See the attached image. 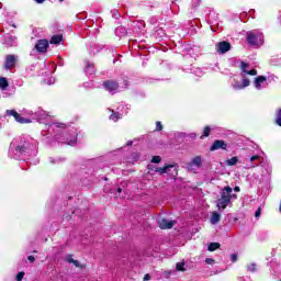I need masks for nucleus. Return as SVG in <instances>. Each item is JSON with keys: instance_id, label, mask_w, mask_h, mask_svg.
I'll use <instances>...</instances> for the list:
<instances>
[{"instance_id": "a878e982", "label": "nucleus", "mask_w": 281, "mask_h": 281, "mask_svg": "<svg viewBox=\"0 0 281 281\" xmlns=\"http://www.w3.org/2000/svg\"><path fill=\"white\" fill-rule=\"evenodd\" d=\"M176 271H186V261H180L176 265Z\"/></svg>"}, {"instance_id": "6e6552de", "label": "nucleus", "mask_w": 281, "mask_h": 281, "mask_svg": "<svg viewBox=\"0 0 281 281\" xmlns=\"http://www.w3.org/2000/svg\"><path fill=\"white\" fill-rule=\"evenodd\" d=\"M35 120H37V122L41 124L47 125L52 121V115L43 110H40L37 113H35Z\"/></svg>"}, {"instance_id": "c756f323", "label": "nucleus", "mask_w": 281, "mask_h": 281, "mask_svg": "<svg viewBox=\"0 0 281 281\" xmlns=\"http://www.w3.org/2000/svg\"><path fill=\"white\" fill-rule=\"evenodd\" d=\"M115 32H116V34H121V36H126V29L125 27L120 26V27L116 29Z\"/></svg>"}, {"instance_id": "6ab92c4d", "label": "nucleus", "mask_w": 281, "mask_h": 281, "mask_svg": "<svg viewBox=\"0 0 281 281\" xmlns=\"http://www.w3.org/2000/svg\"><path fill=\"white\" fill-rule=\"evenodd\" d=\"M4 43L5 45H14L16 43V36L14 35H7L5 38H4Z\"/></svg>"}, {"instance_id": "9b49d317", "label": "nucleus", "mask_w": 281, "mask_h": 281, "mask_svg": "<svg viewBox=\"0 0 281 281\" xmlns=\"http://www.w3.org/2000/svg\"><path fill=\"white\" fill-rule=\"evenodd\" d=\"M16 60H19V56L16 55H7L5 57V69H14V66L16 65Z\"/></svg>"}, {"instance_id": "2f4dec72", "label": "nucleus", "mask_w": 281, "mask_h": 281, "mask_svg": "<svg viewBox=\"0 0 281 281\" xmlns=\"http://www.w3.org/2000/svg\"><path fill=\"white\" fill-rule=\"evenodd\" d=\"M67 262L75 265V267H79L78 260H74V257L68 256Z\"/></svg>"}, {"instance_id": "a19ab883", "label": "nucleus", "mask_w": 281, "mask_h": 281, "mask_svg": "<svg viewBox=\"0 0 281 281\" xmlns=\"http://www.w3.org/2000/svg\"><path fill=\"white\" fill-rule=\"evenodd\" d=\"M49 164H58L59 159H55V158H49L48 159Z\"/></svg>"}, {"instance_id": "f03ea898", "label": "nucleus", "mask_w": 281, "mask_h": 281, "mask_svg": "<svg viewBox=\"0 0 281 281\" xmlns=\"http://www.w3.org/2000/svg\"><path fill=\"white\" fill-rule=\"evenodd\" d=\"M248 45L260 47L265 43V36L260 31H249L246 36Z\"/></svg>"}, {"instance_id": "5fc2aeb1", "label": "nucleus", "mask_w": 281, "mask_h": 281, "mask_svg": "<svg viewBox=\"0 0 281 281\" xmlns=\"http://www.w3.org/2000/svg\"><path fill=\"white\" fill-rule=\"evenodd\" d=\"M34 54V50L31 53V55H33Z\"/></svg>"}, {"instance_id": "f3484780", "label": "nucleus", "mask_w": 281, "mask_h": 281, "mask_svg": "<svg viewBox=\"0 0 281 281\" xmlns=\"http://www.w3.org/2000/svg\"><path fill=\"white\" fill-rule=\"evenodd\" d=\"M109 113H112V114L110 115V120H111L112 122H117L119 120H122V113L115 112V111H113V110H111V109H109Z\"/></svg>"}, {"instance_id": "9d476101", "label": "nucleus", "mask_w": 281, "mask_h": 281, "mask_svg": "<svg viewBox=\"0 0 281 281\" xmlns=\"http://www.w3.org/2000/svg\"><path fill=\"white\" fill-rule=\"evenodd\" d=\"M7 115L14 116V120H16L20 124H30V122H32V121H30V119L22 117V115L19 114V112H16L14 110H8Z\"/></svg>"}, {"instance_id": "49530a36", "label": "nucleus", "mask_w": 281, "mask_h": 281, "mask_svg": "<svg viewBox=\"0 0 281 281\" xmlns=\"http://www.w3.org/2000/svg\"><path fill=\"white\" fill-rule=\"evenodd\" d=\"M126 146H133V140H128V142L126 143Z\"/></svg>"}, {"instance_id": "ddd939ff", "label": "nucleus", "mask_w": 281, "mask_h": 281, "mask_svg": "<svg viewBox=\"0 0 281 281\" xmlns=\"http://www.w3.org/2000/svg\"><path fill=\"white\" fill-rule=\"evenodd\" d=\"M160 229H172L175 227V221H169L167 218H160L158 221Z\"/></svg>"}, {"instance_id": "4be33fe9", "label": "nucleus", "mask_w": 281, "mask_h": 281, "mask_svg": "<svg viewBox=\"0 0 281 281\" xmlns=\"http://www.w3.org/2000/svg\"><path fill=\"white\" fill-rule=\"evenodd\" d=\"M254 161H260V156L255 155L252 157H250V166H248L247 168H256V164H254Z\"/></svg>"}, {"instance_id": "a18cd8bd", "label": "nucleus", "mask_w": 281, "mask_h": 281, "mask_svg": "<svg viewBox=\"0 0 281 281\" xmlns=\"http://www.w3.org/2000/svg\"><path fill=\"white\" fill-rule=\"evenodd\" d=\"M148 280H150V274H145L144 281H148Z\"/></svg>"}, {"instance_id": "8fccbe9b", "label": "nucleus", "mask_w": 281, "mask_h": 281, "mask_svg": "<svg viewBox=\"0 0 281 281\" xmlns=\"http://www.w3.org/2000/svg\"><path fill=\"white\" fill-rule=\"evenodd\" d=\"M190 137L194 138V137H196V134L192 133V134H190Z\"/></svg>"}, {"instance_id": "dca6fc26", "label": "nucleus", "mask_w": 281, "mask_h": 281, "mask_svg": "<svg viewBox=\"0 0 281 281\" xmlns=\"http://www.w3.org/2000/svg\"><path fill=\"white\" fill-rule=\"evenodd\" d=\"M211 225H218L221 223V213L214 211L210 217Z\"/></svg>"}, {"instance_id": "cd10ccee", "label": "nucleus", "mask_w": 281, "mask_h": 281, "mask_svg": "<svg viewBox=\"0 0 281 281\" xmlns=\"http://www.w3.org/2000/svg\"><path fill=\"white\" fill-rule=\"evenodd\" d=\"M227 166H236L238 164V157H232L226 161Z\"/></svg>"}, {"instance_id": "7c9ffc66", "label": "nucleus", "mask_w": 281, "mask_h": 281, "mask_svg": "<svg viewBox=\"0 0 281 281\" xmlns=\"http://www.w3.org/2000/svg\"><path fill=\"white\" fill-rule=\"evenodd\" d=\"M210 126H206L204 127V131H203V135L201 136V139H203V137H210Z\"/></svg>"}, {"instance_id": "603ef678", "label": "nucleus", "mask_w": 281, "mask_h": 281, "mask_svg": "<svg viewBox=\"0 0 281 281\" xmlns=\"http://www.w3.org/2000/svg\"><path fill=\"white\" fill-rule=\"evenodd\" d=\"M56 139H60V137H58V135H55Z\"/></svg>"}, {"instance_id": "473e14b6", "label": "nucleus", "mask_w": 281, "mask_h": 281, "mask_svg": "<svg viewBox=\"0 0 281 281\" xmlns=\"http://www.w3.org/2000/svg\"><path fill=\"white\" fill-rule=\"evenodd\" d=\"M276 122H277L278 126H281V109L279 110V112L277 114Z\"/></svg>"}, {"instance_id": "f257e3e1", "label": "nucleus", "mask_w": 281, "mask_h": 281, "mask_svg": "<svg viewBox=\"0 0 281 281\" xmlns=\"http://www.w3.org/2000/svg\"><path fill=\"white\" fill-rule=\"evenodd\" d=\"M232 192L233 189L231 187H225L220 192V198L216 200V207L220 212H223L232 203V199H236V194Z\"/></svg>"}, {"instance_id": "0eeeda50", "label": "nucleus", "mask_w": 281, "mask_h": 281, "mask_svg": "<svg viewBox=\"0 0 281 281\" xmlns=\"http://www.w3.org/2000/svg\"><path fill=\"white\" fill-rule=\"evenodd\" d=\"M11 146H12V148H15V155H23V153H25V150H27V148H30V144L25 139L20 140L19 144L13 142L11 144Z\"/></svg>"}, {"instance_id": "3c124183", "label": "nucleus", "mask_w": 281, "mask_h": 281, "mask_svg": "<svg viewBox=\"0 0 281 281\" xmlns=\"http://www.w3.org/2000/svg\"><path fill=\"white\" fill-rule=\"evenodd\" d=\"M117 192H119V193L122 192V188H119V189H117Z\"/></svg>"}, {"instance_id": "1a4fd4ad", "label": "nucleus", "mask_w": 281, "mask_h": 281, "mask_svg": "<svg viewBox=\"0 0 281 281\" xmlns=\"http://www.w3.org/2000/svg\"><path fill=\"white\" fill-rule=\"evenodd\" d=\"M47 47H49V41L47 40H40L35 44V50H37L38 54H45L47 52Z\"/></svg>"}, {"instance_id": "2eb2a0df", "label": "nucleus", "mask_w": 281, "mask_h": 281, "mask_svg": "<svg viewBox=\"0 0 281 281\" xmlns=\"http://www.w3.org/2000/svg\"><path fill=\"white\" fill-rule=\"evenodd\" d=\"M104 87L106 91H110V93H114V91H117L120 86L115 81H106L104 82Z\"/></svg>"}, {"instance_id": "09e8293b", "label": "nucleus", "mask_w": 281, "mask_h": 281, "mask_svg": "<svg viewBox=\"0 0 281 281\" xmlns=\"http://www.w3.org/2000/svg\"><path fill=\"white\" fill-rule=\"evenodd\" d=\"M45 0H35L36 3H43Z\"/></svg>"}, {"instance_id": "e433bc0d", "label": "nucleus", "mask_w": 281, "mask_h": 281, "mask_svg": "<svg viewBox=\"0 0 281 281\" xmlns=\"http://www.w3.org/2000/svg\"><path fill=\"white\" fill-rule=\"evenodd\" d=\"M260 214H262V210L259 207V209H257V211L255 212V218H260Z\"/></svg>"}, {"instance_id": "37998d69", "label": "nucleus", "mask_w": 281, "mask_h": 281, "mask_svg": "<svg viewBox=\"0 0 281 281\" xmlns=\"http://www.w3.org/2000/svg\"><path fill=\"white\" fill-rule=\"evenodd\" d=\"M193 5H199L201 3V0H192Z\"/></svg>"}, {"instance_id": "39448f33", "label": "nucleus", "mask_w": 281, "mask_h": 281, "mask_svg": "<svg viewBox=\"0 0 281 281\" xmlns=\"http://www.w3.org/2000/svg\"><path fill=\"white\" fill-rule=\"evenodd\" d=\"M252 87L256 91H262L269 87V79L266 76H257L252 80Z\"/></svg>"}, {"instance_id": "79ce46f5", "label": "nucleus", "mask_w": 281, "mask_h": 281, "mask_svg": "<svg viewBox=\"0 0 281 281\" xmlns=\"http://www.w3.org/2000/svg\"><path fill=\"white\" fill-rule=\"evenodd\" d=\"M27 260L31 261V262H34L36 260V258H34V256H29Z\"/></svg>"}, {"instance_id": "7ed1b4c3", "label": "nucleus", "mask_w": 281, "mask_h": 281, "mask_svg": "<svg viewBox=\"0 0 281 281\" xmlns=\"http://www.w3.org/2000/svg\"><path fill=\"white\" fill-rule=\"evenodd\" d=\"M251 85V80H249V77H241L240 79L238 77H234L231 81V87L234 91H243L244 89H247Z\"/></svg>"}, {"instance_id": "c9c22d12", "label": "nucleus", "mask_w": 281, "mask_h": 281, "mask_svg": "<svg viewBox=\"0 0 281 281\" xmlns=\"http://www.w3.org/2000/svg\"><path fill=\"white\" fill-rule=\"evenodd\" d=\"M155 131H164V125H161V122H156V130Z\"/></svg>"}, {"instance_id": "72a5a7b5", "label": "nucleus", "mask_w": 281, "mask_h": 281, "mask_svg": "<svg viewBox=\"0 0 281 281\" xmlns=\"http://www.w3.org/2000/svg\"><path fill=\"white\" fill-rule=\"evenodd\" d=\"M151 162H153V164H160V162H161V157H159V156H154V157L151 158Z\"/></svg>"}, {"instance_id": "20e7f679", "label": "nucleus", "mask_w": 281, "mask_h": 281, "mask_svg": "<svg viewBox=\"0 0 281 281\" xmlns=\"http://www.w3.org/2000/svg\"><path fill=\"white\" fill-rule=\"evenodd\" d=\"M203 166V157L201 156H194L191 161L187 164V170L189 172H193L196 175L199 170H201V167Z\"/></svg>"}, {"instance_id": "de8ad7c7", "label": "nucleus", "mask_w": 281, "mask_h": 281, "mask_svg": "<svg viewBox=\"0 0 281 281\" xmlns=\"http://www.w3.org/2000/svg\"><path fill=\"white\" fill-rule=\"evenodd\" d=\"M234 191L235 192H240V187H235Z\"/></svg>"}, {"instance_id": "c85d7f7f", "label": "nucleus", "mask_w": 281, "mask_h": 281, "mask_svg": "<svg viewBox=\"0 0 281 281\" xmlns=\"http://www.w3.org/2000/svg\"><path fill=\"white\" fill-rule=\"evenodd\" d=\"M257 270H258V266L256 263H249L247 266V271H250L251 273H254Z\"/></svg>"}, {"instance_id": "ea45409f", "label": "nucleus", "mask_w": 281, "mask_h": 281, "mask_svg": "<svg viewBox=\"0 0 281 281\" xmlns=\"http://www.w3.org/2000/svg\"><path fill=\"white\" fill-rule=\"evenodd\" d=\"M68 146H76V137H74V139L68 140Z\"/></svg>"}, {"instance_id": "c03bdc74", "label": "nucleus", "mask_w": 281, "mask_h": 281, "mask_svg": "<svg viewBox=\"0 0 281 281\" xmlns=\"http://www.w3.org/2000/svg\"><path fill=\"white\" fill-rule=\"evenodd\" d=\"M171 273H172V272H170V271H166V272H165V278H170Z\"/></svg>"}, {"instance_id": "423d86ee", "label": "nucleus", "mask_w": 281, "mask_h": 281, "mask_svg": "<svg viewBox=\"0 0 281 281\" xmlns=\"http://www.w3.org/2000/svg\"><path fill=\"white\" fill-rule=\"evenodd\" d=\"M239 69L241 78H247V76H258V70L251 68V66L245 61L240 63Z\"/></svg>"}, {"instance_id": "b1692460", "label": "nucleus", "mask_w": 281, "mask_h": 281, "mask_svg": "<svg viewBox=\"0 0 281 281\" xmlns=\"http://www.w3.org/2000/svg\"><path fill=\"white\" fill-rule=\"evenodd\" d=\"M0 89H2V91H5V89H8V79L0 77Z\"/></svg>"}, {"instance_id": "aec40b11", "label": "nucleus", "mask_w": 281, "mask_h": 281, "mask_svg": "<svg viewBox=\"0 0 281 281\" xmlns=\"http://www.w3.org/2000/svg\"><path fill=\"white\" fill-rule=\"evenodd\" d=\"M59 128H65V124H63V123H52L49 125V130L48 131H57L58 133H60Z\"/></svg>"}, {"instance_id": "4468645a", "label": "nucleus", "mask_w": 281, "mask_h": 281, "mask_svg": "<svg viewBox=\"0 0 281 281\" xmlns=\"http://www.w3.org/2000/svg\"><path fill=\"white\" fill-rule=\"evenodd\" d=\"M226 150L227 149V143H225V140H215L213 143V145L211 146V150Z\"/></svg>"}, {"instance_id": "f8f14e48", "label": "nucleus", "mask_w": 281, "mask_h": 281, "mask_svg": "<svg viewBox=\"0 0 281 281\" xmlns=\"http://www.w3.org/2000/svg\"><path fill=\"white\" fill-rule=\"evenodd\" d=\"M229 49H232V44H229L228 42H220L216 44V52L218 54H227Z\"/></svg>"}, {"instance_id": "4c0bfd02", "label": "nucleus", "mask_w": 281, "mask_h": 281, "mask_svg": "<svg viewBox=\"0 0 281 281\" xmlns=\"http://www.w3.org/2000/svg\"><path fill=\"white\" fill-rule=\"evenodd\" d=\"M231 260L232 262H236L238 260V255L236 254L231 255Z\"/></svg>"}, {"instance_id": "f704fd0d", "label": "nucleus", "mask_w": 281, "mask_h": 281, "mask_svg": "<svg viewBox=\"0 0 281 281\" xmlns=\"http://www.w3.org/2000/svg\"><path fill=\"white\" fill-rule=\"evenodd\" d=\"M24 277H25V272H19V273L16 274V277H15V280H16V281H21V280H23Z\"/></svg>"}, {"instance_id": "a211bd4d", "label": "nucleus", "mask_w": 281, "mask_h": 281, "mask_svg": "<svg viewBox=\"0 0 281 281\" xmlns=\"http://www.w3.org/2000/svg\"><path fill=\"white\" fill-rule=\"evenodd\" d=\"M170 168H175V165H167L165 167H158V168H156V172H158V175H166V172H169L168 170Z\"/></svg>"}, {"instance_id": "58836bf2", "label": "nucleus", "mask_w": 281, "mask_h": 281, "mask_svg": "<svg viewBox=\"0 0 281 281\" xmlns=\"http://www.w3.org/2000/svg\"><path fill=\"white\" fill-rule=\"evenodd\" d=\"M214 262H215V261H214V259H212V258H206V259H205V263H206V265H214Z\"/></svg>"}, {"instance_id": "393cba45", "label": "nucleus", "mask_w": 281, "mask_h": 281, "mask_svg": "<svg viewBox=\"0 0 281 281\" xmlns=\"http://www.w3.org/2000/svg\"><path fill=\"white\" fill-rule=\"evenodd\" d=\"M166 175H169V177H177L178 170H177V165H173V168H170Z\"/></svg>"}, {"instance_id": "bb28decb", "label": "nucleus", "mask_w": 281, "mask_h": 281, "mask_svg": "<svg viewBox=\"0 0 281 281\" xmlns=\"http://www.w3.org/2000/svg\"><path fill=\"white\" fill-rule=\"evenodd\" d=\"M221 247V244L218 243H211L209 245V251H216V249H218Z\"/></svg>"}, {"instance_id": "412c9836", "label": "nucleus", "mask_w": 281, "mask_h": 281, "mask_svg": "<svg viewBox=\"0 0 281 281\" xmlns=\"http://www.w3.org/2000/svg\"><path fill=\"white\" fill-rule=\"evenodd\" d=\"M61 42H63V35H54L50 38V45H60Z\"/></svg>"}, {"instance_id": "5701e85b", "label": "nucleus", "mask_w": 281, "mask_h": 281, "mask_svg": "<svg viewBox=\"0 0 281 281\" xmlns=\"http://www.w3.org/2000/svg\"><path fill=\"white\" fill-rule=\"evenodd\" d=\"M85 65H86V71L88 74H93V63L86 60Z\"/></svg>"}, {"instance_id": "864d4df0", "label": "nucleus", "mask_w": 281, "mask_h": 281, "mask_svg": "<svg viewBox=\"0 0 281 281\" xmlns=\"http://www.w3.org/2000/svg\"><path fill=\"white\" fill-rule=\"evenodd\" d=\"M50 85H54V80L50 82Z\"/></svg>"}]
</instances>
